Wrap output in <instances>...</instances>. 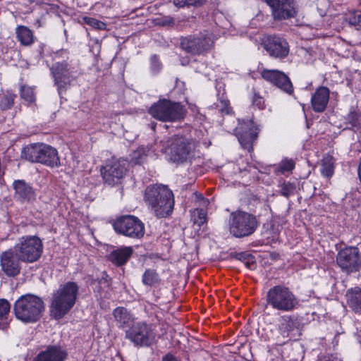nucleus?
Masks as SVG:
<instances>
[{
  "label": "nucleus",
  "instance_id": "1",
  "mask_svg": "<svg viewBox=\"0 0 361 361\" xmlns=\"http://www.w3.org/2000/svg\"><path fill=\"white\" fill-rule=\"evenodd\" d=\"M80 287L76 282L68 281L61 285L51 294L49 306L51 315L61 319L74 307L79 295Z\"/></svg>",
  "mask_w": 361,
  "mask_h": 361
},
{
  "label": "nucleus",
  "instance_id": "2",
  "mask_svg": "<svg viewBox=\"0 0 361 361\" xmlns=\"http://www.w3.org/2000/svg\"><path fill=\"white\" fill-rule=\"evenodd\" d=\"M267 305L282 312H292L299 305V301L293 291L284 285H276L267 293Z\"/></svg>",
  "mask_w": 361,
  "mask_h": 361
},
{
  "label": "nucleus",
  "instance_id": "3",
  "mask_svg": "<svg viewBox=\"0 0 361 361\" xmlns=\"http://www.w3.org/2000/svg\"><path fill=\"white\" fill-rule=\"evenodd\" d=\"M149 114L163 122H180L184 119L187 109L180 102L163 99L152 105Z\"/></svg>",
  "mask_w": 361,
  "mask_h": 361
},
{
  "label": "nucleus",
  "instance_id": "4",
  "mask_svg": "<svg viewBox=\"0 0 361 361\" xmlns=\"http://www.w3.org/2000/svg\"><path fill=\"white\" fill-rule=\"evenodd\" d=\"M170 159L177 164L190 161L196 148L195 141L183 135H174L167 140Z\"/></svg>",
  "mask_w": 361,
  "mask_h": 361
},
{
  "label": "nucleus",
  "instance_id": "5",
  "mask_svg": "<svg viewBox=\"0 0 361 361\" xmlns=\"http://www.w3.org/2000/svg\"><path fill=\"white\" fill-rule=\"evenodd\" d=\"M259 226L255 215L243 211L233 212L229 219V232L235 238L252 235Z\"/></svg>",
  "mask_w": 361,
  "mask_h": 361
},
{
  "label": "nucleus",
  "instance_id": "6",
  "mask_svg": "<svg viewBox=\"0 0 361 361\" xmlns=\"http://www.w3.org/2000/svg\"><path fill=\"white\" fill-rule=\"evenodd\" d=\"M125 338L135 347H149L155 341L156 333L151 324L145 322H137L126 330Z\"/></svg>",
  "mask_w": 361,
  "mask_h": 361
},
{
  "label": "nucleus",
  "instance_id": "7",
  "mask_svg": "<svg viewBox=\"0 0 361 361\" xmlns=\"http://www.w3.org/2000/svg\"><path fill=\"white\" fill-rule=\"evenodd\" d=\"M116 233L134 239H140L145 234V225L136 216L125 215L117 218L112 224Z\"/></svg>",
  "mask_w": 361,
  "mask_h": 361
},
{
  "label": "nucleus",
  "instance_id": "8",
  "mask_svg": "<svg viewBox=\"0 0 361 361\" xmlns=\"http://www.w3.org/2000/svg\"><path fill=\"white\" fill-rule=\"evenodd\" d=\"M336 263L343 272L351 274L361 269V253L357 247H345L338 251Z\"/></svg>",
  "mask_w": 361,
  "mask_h": 361
},
{
  "label": "nucleus",
  "instance_id": "9",
  "mask_svg": "<svg viewBox=\"0 0 361 361\" xmlns=\"http://www.w3.org/2000/svg\"><path fill=\"white\" fill-rule=\"evenodd\" d=\"M128 165V162L122 159L107 163L101 169V173L104 183L111 186L121 183L123 178L127 173Z\"/></svg>",
  "mask_w": 361,
  "mask_h": 361
},
{
  "label": "nucleus",
  "instance_id": "10",
  "mask_svg": "<svg viewBox=\"0 0 361 361\" xmlns=\"http://www.w3.org/2000/svg\"><path fill=\"white\" fill-rule=\"evenodd\" d=\"M180 46L185 52L192 55L201 54L209 49L211 39L202 35L181 37Z\"/></svg>",
  "mask_w": 361,
  "mask_h": 361
},
{
  "label": "nucleus",
  "instance_id": "11",
  "mask_svg": "<svg viewBox=\"0 0 361 361\" xmlns=\"http://www.w3.org/2000/svg\"><path fill=\"white\" fill-rule=\"evenodd\" d=\"M235 130V135L242 147L248 152H251L253 149V142L257 139L259 131V128L252 120H247L246 122L240 124Z\"/></svg>",
  "mask_w": 361,
  "mask_h": 361
},
{
  "label": "nucleus",
  "instance_id": "12",
  "mask_svg": "<svg viewBox=\"0 0 361 361\" xmlns=\"http://www.w3.org/2000/svg\"><path fill=\"white\" fill-rule=\"evenodd\" d=\"M269 55L276 59H283L289 54V44L283 37L277 35L267 37L262 44Z\"/></svg>",
  "mask_w": 361,
  "mask_h": 361
},
{
  "label": "nucleus",
  "instance_id": "13",
  "mask_svg": "<svg viewBox=\"0 0 361 361\" xmlns=\"http://www.w3.org/2000/svg\"><path fill=\"white\" fill-rule=\"evenodd\" d=\"M51 73L54 78L55 84L58 87L59 94L65 90L73 80V70L66 61L55 63L51 68Z\"/></svg>",
  "mask_w": 361,
  "mask_h": 361
},
{
  "label": "nucleus",
  "instance_id": "14",
  "mask_svg": "<svg viewBox=\"0 0 361 361\" xmlns=\"http://www.w3.org/2000/svg\"><path fill=\"white\" fill-rule=\"evenodd\" d=\"M145 200L149 203H174L171 190L164 185H152L146 188Z\"/></svg>",
  "mask_w": 361,
  "mask_h": 361
},
{
  "label": "nucleus",
  "instance_id": "15",
  "mask_svg": "<svg viewBox=\"0 0 361 361\" xmlns=\"http://www.w3.org/2000/svg\"><path fill=\"white\" fill-rule=\"evenodd\" d=\"M44 309L41 298L33 295H24V322L37 321Z\"/></svg>",
  "mask_w": 361,
  "mask_h": 361
},
{
  "label": "nucleus",
  "instance_id": "16",
  "mask_svg": "<svg viewBox=\"0 0 361 361\" xmlns=\"http://www.w3.org/2000/svg\"><path fill=\"white\" fill-rule=\"evenodd\" d=\"M266 2L271 8L272 16L275 20H283L295 15L293 0H266Z\"/></svg>",
  "mask_w": 361,
  "mask_h": 361
},
{
  "label": "nucleus",
  "instance_id": "17",
  "mask_svg": "<svg viewBox=\"0 0 361 361\" xmlns=\"http://www.w3.org/2000/svg\"><path fill=\"white\" fill-rule=\"evenodd\" d=\"M280 336L277 337L279 345H283L290 340H297L300 336L298 324L290 317H283L279 325Z\"/></svg>",
  "mask_w": 361,
  "mask_h": 361
},
{
  "label": "nucleus",
  "instance_id": "18",
  "mask_svg": "<svg viewBox=\"0 0 361 361\" xmlns=\"http://www.w3.org/2000/svg\"><path fill=\"white\" fill-rule=\"evenodd\" d=\"M261 75L263 79L272 83L283 92L291 94L293 92V87L288 75L278 70L264 69Z\"/></svg>",
  "mask_w": 361,
  "mask_h": 361
},
{
  "label": "nucleus",
  "instance_id": "19",
  "mask_svg": "<svg viewBox=\"0 0 361 361\" xmlns=\"http://www.w3.org/2000/svg\"><path fill=\"white\" fill-rule=\"evenodd\" d=\"M42 243L36 237H28L24 240V262H33L37 261L42 253Z\"/></svg>",
  "mask_w": 361,
  "mask_h": 361
},
{
  "label": "nucleus",
  "instance_id": "20",
  "mask_svg": "<svg viewBox=\"0 0 361 361\" xmlns=\"http://www.w3.org/2000/svg\"><path fill=\"white\" fill-rule=\"evenodd\" d=\"M1 267L8 276H16L20 271V257L12 252H5L1 256Z\"/></svg>",
  "mask_w": 361,
  "mask_h": 361
},
{
  "label": "nucleus",
  "instance_id": "21",
  "mask_svg": "<svg viewBox=\"0 0 361 361\" xmlns=\"http://www.w3.org/2000/svg\"><path fill=\"white\" fill-rule=\"evenodd\" d=\"M68 353L59 345H49L45 350L40 352L33 361H64Z\"/></svg>",
  "mask_w": 361,
  "mask_h": 361
},
{
  "label": "nucleus",
  "instance_id": "22",
  "mask_svg": "<svg viewBox=\"0 0 361 361\" xmlns=\"http://www.w3.org/2000/svg\"><path fill=\"white\" fill-rule=\"evenodd\" d=\"M329 90L321 86L317 89L311 98V104L314 111L322 113L326 109L329 100Z\"/></svg>",
  "mask_w": 361,
  "mask_h": 361
},
{
  "label": "nucleus",
  "instance_id": "23",
  "mask_svg": "<svg viewBox=\"0 0 361 361\" xmlns=\"http://www.w3.org/2000/svg\"><path fill=\"white\" fill-rule=\"evenodd\" d=\"M40 158L38 163L55 167L60 165V159L58 156L57 150L50 145L42 143Z\"/></svg>",
  "mask_w": 361,
  "mask_h": 361
},
{
  "label": "nucleus",
  "instance_id": "24",
  "mask_svg": "<svg viewBox=\"0 0 361 361\" xmlns=\"http://www.w3.org/2000/svg\"><path fill=\"white\" fill-rule=\"evenodd\" d=\"M113 316L119 329H128L134 320L130 312L123 307L115 308L113 311Z\"/></svg>",
  "mask_w": 361,
  "mask_h": 361
},
{
  "label": "nucleus",
  "instance_id": "25",
  "mask_svg": "<svg viewBox=\"0 0 361 361\" xmlns=\"http://www.w3.org/2000/svg\"><path fill=\"white\" fill-rule=\"evenodd\" d=\"M133 250L131 247H124L111 252L109 259L116 266L125 264L133 254Z\"/></svg>",
  "mask_w": 361,
  "mask_h": 361
},
{
  "label": "nucleus",
  "instance_id": "26",
  "mask_svg": "<svg viewBox=\"0 0 361 361\" xmlns=\"http://www.w3.org/2000/svg\"><path fill=\"white\" fill-rule=\"evenodd\" d=\"M348 306L357 314H361V288L355 287L346 293Z\"/></svg>",
  "mask_w": 361,
  "mask_h": 361
},
{
  "label": "nucleus",
  "instance_id": "27",
  "mask_svg": "<svg viewBox=\"0 0 361 361\" xmlns=\"http://www.w3.org/2000/svg\"><path fill=\"white\" fill-rule=\"evenodd\" d=\"M110 286L111 279L107 274L103 273L102 276L97 280L94 290L98 293L100 298H108Z\"/></svg>",
  "mask_w": 361,
  "mask_h": 361
},
{
  "label": "nucleus",
  "instance_id": "28",
  "mask_svg": "<svg viewBox=\"0 0 361 361\" xmlns=\"http://www.w3.org/2000/svg\"><path fill=\"white\" fill-rule=\"evenodd\" d=\"M190 220L194 225L200 228L207 221V209L206 207L190 210Z\"/></svg>",
  "mask_w": 361,
  "mask_h": 361
},
{
  "label": "nucleus",
  "instance_id": "29",
  "mask_svg": "<svg viewBox=\"0 0 361 361\" xmlns=\"http://www.w3.org/2000/svg\"><path fill=\"white\" fill-rule=\"evenodd\" d=\"M42 143H35L24 148V158L31 162H38L40 158Z\"/></svg>",
  "mask_w": 361,
  "mask_h": 361
},
{
  "label": "nucleus",
  "instance_id": "30",
  "mask_svg": "<svg viewBox=\"0 0 361 361\" xmlns=\"http://www.w3.org/2000/svg\"><path fill=\"white\" fill-rule=\"evenodd\" d=\"M149 151V148L148 147L137 148L130 154V163L135 165L143 164L146 160Z\"/></svg>",
  "mask_w": 361,
  "mask_h": 361
},
{
  "label": "nucleus",
  "instance_id": "31",
  "mask_svg": "<svg viewBox=\"0 0 361 361\" xmlns=\"http://www.w3.org/2000/svg\"><path fill=\"white\" fill-rule=\"evenodd\" d=\"M142 283L147 286H158L161 279L159 274L154 269H147L142 275Z\"/></svg>",
  "mask_w": 361,
  "mask_h": 361
},
{
  "label": "nucleus",
  "instance_id": "32",
  "mask_svg": "<svg viewBox=\"0 0 361 361\" xmlns=\"http://www.w3.org/2000/svg\"><path fill=\"white\" fill-rule=\"evenodd\" d=\"M174 204H151V210L158 218H166L173 212Z\"/></svg>",
  "mask_w": 361,
  "mask_h": 361
},
{
  "label": "nucleus",
  "instance_id": "33",
  "mask_svg": "<svg viewBox=\"0 0 361 361\" xmlns=\"http://www.w3.org/2000/svg\"><path fill=\"white\" fill-rule=\"evenodd\" d=\"M231 257L243 262L248 269H252L255 266L254 257L247 252L231 253Z\"/></svg>",
  "mask_w": 361,
  "mask_h": 361
},
{
  "label": "nucleus",
  "instance_id": "34",
  "mask_svg": "<svg viewBox=\"0 0 361 361\" xmlns=\"http://www.w3.org/2000/svg\"><path fill=\"white\" fill-rule=\"evenodd\" d=\"M295 168V162L291 159H283L279 165L274 169L276 175L284 174L286 172H290Z\"/></svg>",
  "mask_w": 361,
  "mask_h": 361
},
{
  "label": "nucleus",
  "instance_id": "35",
  "mask_svg": "<svg viewBox=\"0 0 361 361\" xmlns=\"http://www.w3.org/2000/svg\"><path fill=\"white\" fill-rule=\"evenodd\" d=\"M345 20L351 26L356 27L357 30L361 27V10H357L346 14Z\"/></svg>",
  "mask_w": 361,
  "mask_h": 361
},
{
  "label": "nucleus",
  "instance_id": "36",
  "mask_svg": "<svg viewBox=\"0 0 361 361\" xmlns=\"http://www.w3.org/2000/svg\"><path fill=\"white\" fill-rule=\"evenodd\" d=\"M152 22L155 25L166 27H173L176 25L175 18L170 16H159Z\"/></svg>",
  "mask_w": 361,
  "mask_h": 361
},
{
  "label": "nucleus",
  "instance_id": "37",
  "mask_svg": "<svg viewBox=\"0 0 361 361\" xmlns=\"http://www.w3.org/2000/svg\"><path fill=\"white\" fill-rule=\"evenodd\" d=\"M82 22L98 30H105L106 29L105 23L94 18L84 16L82 18Z\"/></svg>",
  "mask_w": 361,
  "mask_h": 361
},
{
  "label": "nucleus",
  "instance_id": "38",
  "mask_svg": "<svg viewBox=\"0 0 361 361\" xmlns=\"http://www.w3.org/2000/svg\"><path fill=\"white\" fill-rule=\"evenodd\" d=\"M334 171V162L331 157H327L323 160L321 173L327 178L332 176Z\"/></svg>",
  "mask_w": 361,
  "mask_h": 361
},
{
  "label": "nucleus",
  "instance_id": "39",
  "mask_svg": "<svg viewBox=\"0 0 361 361\" xmlns=\"http://www.w3.org/2000/svg\"><path fill=\"white\" fill-rule=\"evenodd\" d=\"M206 3V0H173V4L177 7L185 6H202Z\"/></svg>",
  "mask_w": 361,
  "mask_h": 361
},
{
  "label": "nucleus",
  "instance_id": "40",
  "mask_svg": "<svg viewBox=\"0 0 361 361\" xmlns=\"http://www.w3.org/2000/svg\"><path fill=\"white\" fill-rule=\"evenodd\" d=\"M216 109L222 114H229L231 113L232 109L229 106V101L226 99L220 98L216 103H215Z\"/></svg>",
  "mask_w": 361,
  "mask_h": 361
},
{
  "label": "nucleus",
  "instance_id": "41",
  "mask_svg": "<svg viewBox=\"0 0 361 361\" xmlns=\"http://www.w3.org/2000/svg\"><path fill=\"white\" fill-rule=\"evenodd\" d=\"M10 310V305L6 300L0 299V327L6 319V317Z\"/></svg>",
  "mask_w": 361,
  "mask_h": 361
},
{
  "label": "nucleus",
  "instance_id": "42",
  "mask_svg": "<svg viewBox=\"0 0 361 361\" xmlns=\"http://www.w3.org/2000/svg\"><path fill=\"white\" fill-rule=\"evenodd\" d=\"M14 96L11 94L0 96V107L5 110L11 108L13 104Z\"/></svg>",
  "mask_w": 361,
  "mask_h": 361
},
{
  "label": "nucleus",
  "instance_id": "43",
  "mask_svg": "<svg viewBox=\"0 0 361 361\" xmlns=\"http://www.w3.org/2000/svg\"><path fill=\"white\" fill-rule=\"evenodd\" d=\"M361 113L355 110H351L348 115L347 120L353 127H357L360 125L359 121Z\"/></svg>",
  "mask_w": 361,
  "mask_h": 361
},
{
  "label": "nucleus",
  "instance_id": "44",
  "mask_svg": "<svg viewBox=\"0 0 361 361\" xmlns=\"http://www.w3.org/2000/svg\"><path fill=\"white\" fill-rule=\"evenodd\" d=\"M24 201H35V193L32 188L24 183Z\"/></svg>",
  "mask_w": 361,
  "mask_h": 361
},
{
  "label": "nucleus",
  "instance_id": "45",
  "mask_svg": "<svg viewBox=\"0 0 361 361\" xmlns=\"http://www.w3.org/2000/svg\"><path fill=\"white\" fill-rule=\"evenodd\" d=\"M295 187L290 183H283L280 186V192L282 195L288 197L294 193Z\"/></svg>",
  "mask_w": 361,
  "mask_h": 361
},
{
  "label": "nucleus",
  "instance_id": "46",
  "mask_svg": "<svg viewBox=\"0 0 361 361\" xmlns=\"http://www.w3.org/2000/svg\"><path fill=\"white\" fill-rule=\"evenodd\" d=\"M14 311L17 319L23 321V295L15 303Z\"/></svg>",
  "mask_w": 361,
  "mask_h": 361
},
{
  "label": "nucleus",
  "instance_id": "47",
  "mask_svg": "<svg viewBox=\"0 0 361 361\" xmlns=\"http://www.w3.org/2000/svg\"><path fill=\"white\" fill-rule=\"evenodd\" d=\"M24 100L28 103H32L35 101V96L32 88L24 86Z\"/></svg>",
  "mask_w": 361,
  "mask_h": 361
},
{
  "label": "nucleus",
  "instance_id": "48",
  "mask_svg": "<svg viewBox=\"0 0 361 361\" xmlns=\"http://www.w3.org/2000/svg\"><path fill=\"white\" fill-rule=\"evenodd\" d=\"M34 42L32 32L24 26V46L30 45Z\"/></svg>",
  "mask_w": 361,
  "mask_h": 361
},
{
  "label": "nucleus",
  "instance_id": "49",
  "mask_svg": "<svg viewBox=\"0 0 361 361\" xmlns=\"http://www.w3.org/2000/svg\"><path fill=\"white\" fill-rule=\"evenodd\" d=\"M252 104L259 109H262L264 107V100L263 97L259 96L258 94L255 93L252 99Z\"/></svg>",
  "mask_w": 361,
  "mask_h": 361
},
{
  "label": "nucleus",
  "instance_id": "50",
  "mask_svg": "<svg viewBox=\"0 0 361 361\" xmlns=\"http://www.w3.org/2000/svg\"><path fill=\"white\" fill-rule=\"evenodd\" d=\"M317 361H342V360L336 355L328 354L319 356Z\"/></svg>",
  "mask_w": 361,
  "mask_h": 361
},
{
  "label": "nucleus",
  "instance_id": "51",
  "mask_svg": "<svg viewBox=\"0 0 361 361\" xmlns=\"http://www.w3.org/2000/svg\"><path fill=\"white\" fill-rule=\"evenodd\" d=\"M190 200L194 203H201V202L205 203V202H206L204 196L201 193H199L197 192H195L192 194L191 197L190 198Z\"/></svg>",
  "mask_w": 361,
  "mask_h": 361
},
{
  "label": "nucleus",
  "instance_id": "52",
  "mask_svg": "<svg viewBox=\"0 0 361 361\" xmlns=\"http://www.w3.org/2000/svg\"><path fill=\"white\" fill-rule=\"evenodd\" d=\"M13 188L20 195L23 192V180H18L13 183Z\"/></svg>",
  "mask_w": 361,
  "mask_h": 361
},
{
  "label": "nucleus",
  "instance_id": "53",
  "mask_svg": "<svg viewBox=\"0 0 361 361\" xmlns=\"http://www.w3.org/2000/svg\"><path fill=\"white\" fill-rule=\"evenodd\" d=\"M161 361H180L175 355L171 353H168L162 357Z\"/></svg>",
  "mask_w": 361,
  "mask_h": 361
},
{
  "label": "nucleus",
  "instance_id": "54",
  "mask_svg": "<svg viewBox=\"0 0 361 361\" xmlns=\"http://www.w3.org/2000/svg\"><path fill=\"white\" fill-rule=\"evenodd\" d=\"M17 38L20 43L23 44V25H19L16 28Z\"/></svg>",
  "mask_w": 361,
  "mask_h": 361
},
{
  "label": "nucleus",
  "instance_id": "55",
  "mask_svg": "<svg viewBox=\"0 0 361 361\" xmlns=\"http://www.w3.org/2000/svg\"><path fill=\"white\" fill-rule=\"evenodd\" d=\"M68 50L66 49H61L60 51H58L55 53V57H59V56H61V57H63V58H67L68 59Z\"/></svg>",
  "mask_w": 361,
  "mask_h": 361
},
{
  "label": "nucleus",
  "instance_id": "56",
  "mask_svg": "<svg viewBox=\"0 0 361 361\" xmlns=\"http://www.w3.org/2000/svg\"><path fill=\"white\" fill-rule=\"evenodd\" d=\"M149 126H150L151 129H152V130H155V128H156L157 124H156L155 123L152 122V123H151L149 124Z\"/></svg>",
  "mask_w": 361,
  "mask_h": 361
},
{
  "label": "nucleus",
  "instance_id": "57",
  "mask_svg": "<svg viewBox=\"0 0 361 361\" xmlns=\"http://www.w3.org/2000/svg\"><path fill=\"white\" fill-rule=\"evenodd\" d=\"M157 56H153L152 58H151V61L152 63L155 62L156 60H157Z\"/></svg>",
  "mask_w": 361,
  "mask_h": 361
},
{
  "label": "nucleus",
  "instance_id": "58",
  "mask_svg": "<svg viewBox=\"0 0 361 361\" xmlns=\"http://www.w3.org/2000/svg\"><path fill=\"white\" fill-rule=\"evenodd\" d=\"M19 91H20V95H23V85H20V87H19Z\"/></svg>",
  "mask_w": 361,
  "mask_h": 361
}]
</instances>
